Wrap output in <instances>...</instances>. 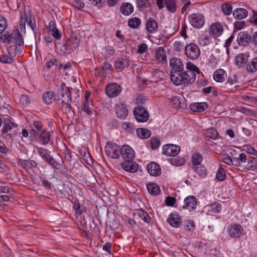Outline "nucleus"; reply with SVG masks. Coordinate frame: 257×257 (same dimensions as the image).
Listing matches in <instances>:
<instances>
[{
	"label": "nucleus",
	"instance_id": "obj_4",
	"mask_svg": "<svg viewBox=\"0 0 257 257\" xmlns=\"http://www.w3.org/2000/svg\"><path fill=\"white\" fill-rule=\"evenodd\" d=\"M170 78L172 82L184 70V65L182 60L178 58H173L170 60Z\"/></svg>",
	"mask_w": 257,
	"mask_h": 257
},
{
	"label": "nucleus",
	"instance_id": "obj_12",
	"mask_svg": "<svg viewBox=\"0 0 257 257\" xmlns=\"http://www.w3.org/2000/svg\"><path fill=\"white\" fill-rule=\"evenodd\" d=\"M121 91L120 85L116 83L108 85L105 88V92L109 97H115L118 96Z\"/></svg>",
	"mask_w": 257,
	"mask_h": 257
},
{
	"label": "nucleus",
	"instance_id": "obj_47",
	"mask_svg": "<svg viewBox=\"0 0 257 257\" xmlns=\"http://www.w3.org/2000/svg\"><path fill=\"white\" fill-rule=\"evenodd\" d=\"M186 71H190L194 73H200L199 69L191 62H188L186 64Z\"/></svg>",
	"mask_w": 257,
	"mask_h": 257
},
{
	"label": "nucleus",
	"instance_id": "obj_18",
	"mask_svg": "<svg viewBox=\"0 0 257 257\" xmlns=\"http://www.w3.org/2000/svg\"><path fill=\"white\" fill-rule=\"evenodd\" d=\"M115 110L116 116L120 118H124L128 114V109L125 104L118 103L115 105Z\"/></svg>",
	"mask_w": 257,
	"mask_h": 257
},
{
	"label": "nucleus",
	"instance_id": "obj_35",
	"mask_svg": "<svg viewBox=\"0 0 257 257\" xmlns=\"http://www.w3.org/2000/svg\"><path fill=\"white\" fill-rule=\"evenodd\" d=\"M148 192L152 195H157L160 193L159 186L155 183H149L147 186Z\"/></svg>",
	"mask_w": 257,
	"mask_h": 257
},
{
	"label": "nucleus",
	"instance_id": "obj_2",
	"mask_svg": "<svg viewBox=\"0 0 257 257\" xmlns=\"http://www.w3.org/2000/svg\"><path fill=\"white\" fill-rule=\"evenodd\" d=\"M58 100L62 109L66 111L71 109L70 89L64 83L61 84L58 91Z\"/></svg>",
	"mask_w": 257,
	"mask_h": 257
},
{
	"label": "nucleus",
	"instance_id": "obj_49",
	"mask_svg": "<svg viewBox=\"0 0 257 257\" xmlns=\"http://www.w3.org/2000/svg\"><path fill=\"white\" fill-rule=\"evenodd\" d=\"M225 177L226 175L224 169L220 168L216 173V179L219 181H222L225 179Z\"/></svg>",
	"mask_w": 257,
	"mask_h": 257
},
{
	"label": "nucleus",
	"instance_id": "obj_37",
	"mask_svg": "<svg viewBox=\"0 0 257 257\" xmlns=\"http://www.w3.org/2000/svg\"><path fill=\"white\" fill-rule=\"evenodd\" d=\"M47 162L56 169H60L63 163L62 159H60L59 161H55L52 157L49 159Z\"/></svg>",
	"mask_w": 257,
	"mask_h": 257
},
{
	"label": "nucleus",
	"instance_id": "obj_15",
	"mask_svg": "<svg viewBox=\"0 0 257 257\" xmlns=\"http://www.w3.org/2000/svg\"><path fill=\"white\" fill-rule=\"evenodd\" d=\"M223 32V28L222 25L218 22L212 24L209 28V34L216 38L221 35Z\"/></svg>",
	"mask_w": 257,
	"mask_h": 257
},
{
	"label": "nucleus",
	"instance_id": "obj_63",
	"mask_svg": "<svg viewBox=\"0 0 257 257\" xmlns=\"http://www.w3.org/2000/svg\"><path fill=\"white\" fill-rule=\"evenodd\" d=\"M245 26V23L244 21H236L234 24V27L235 30H240L242 29Z\"/></svg>",
	"mask_w": 257,
	"mask_h": 257
},
{
	"label": "nucleus",
	"instance_id": "obj_3",
	"mask_svg": "<svg viewBox=\"0 0 257 257\" xmlns=\"http://www.w3.org/2000/svg\"><path fill=\"white\" fill-rule=\"evenodd\" d=\"M196 74L190 71H183L179 76L173 82L177 86H184L192 84L196 79Z\"/></svg>",
	"mask_w": 257,
	"mask_h": 257
},
{
	"label": "nucleus",
	"instance_id": "obj_54",
	"mask_svg": "<svg viewBox=\"0 0 257 257\" xmlns=\"http://www.w3.org/2000/svg\"><path fill=\"white\" fill-rule=\"evenodd\" d=\"M82 110L88 115H91L93 113L92 109L89 107L88 101H84L82 106Z\"/></svg>",
	"mask_w": 257,
	"mask_h": 257
},
{
	"label": "nucleus",
	"instance_id": "obj_59",
	"mask_svg": "<svg viewBox=\"0 0 257 257\" xmlns=\"http://www.w3.org/2000/svg\"><path fill=\"white\" fill-rule=\"evenodd\" d=\"M52 35L57 40H59L61 38V34L59 31L55 27H54L51 29Z\"/></svg>",
	"mask_w": 257,
	"mask_h": 257
},
{
	"label": "nucleus",
	"instance_id": "obj_23",
	"mask_svg": "<svg viewBox=\"0 0 257 257\" xmlns=\"http://www.w3.org/2000/svg\"><path fill=\"white\" fill-rule=\"evenodd\" d=\"M237 39L239 45L246 46L250 40V36L245 32H241L238 34Z\"/></svg>",
	"mask_w": 257,
	"mask_h": 257
},
{
	"label": "nucleus",
	"instance_id": "obj_36",
	"mask_svg": "<svg viewBox=\"0 0 257 257\" xmlns=\"http://www.w3.org/2000/svg\"><path fill=\"white\" fill-rule=\"evenodd\" d=\"M42 98L46 104H51L55 100V94L52 91L45 92L43 94Z\"/></svg>",
	"mask_w": 257,
	"mask_h": 257
},
{
	"label": "nucleus",
	"instance_id": "obj_32",
	"mask_svg": "<svg viewBox=\"0 0 257 257\" xmlns=\"http://www.w3.org/2000/svg\"><path fill=\"white\" fill-rule=\"evenodd\" d=\"M192 169L199 176L204 177L207 174L206 169L203 165H199L196 166H192Z\"/></svg>",
	"mask_w": 257,
	"mask_h": 257
},
{
	"label": "nucleus",
	"instance_id": "obj_13",
	"mask_svg": "<svg viewBox=\"0 0 257 257\" xmlns=\"http://www.w3.org/2000/svg\"><path fill=\"white\" fill-rule=\"evenodd\" d=\"M180 147L178 145L173 144H167L163 147V152L168 156H175L180 151Z\"/></svg>",
	"mask_w": 257,
	"mask_h": 257
},
{
	"label": "nucleus",
	"instance_id": "obj_42",
	"mask_svg": "<svg viewBox=\"0 0 257 257\" xmlns=\"http://www.w3.org/2000/svg\"><path fill=\"white\" fill-rule=\"evenodd\" d=\"M170 163L173 166H180L185 163V160L183 157H178L175 158H172L169 160Z\"/></svg>",
	"mask_w": 257,
	"mask_h": 257
},
{
	"label": "nucleus",
	"instance_id": "obj_60",
	"mask_svg": "<svg viewBox=\"0 0 257 257\" xmlns=\"http://www.w3.org/2000/svg\"><path fill=\"white\" fill-rule=\"evenodd\" d=\"M20 101L23 105L26 106L30 103V99L27 95H23L20 97Z\"/></svg>",
	"mask_w": 257,
	"mask_h": 257
},
{
	"label": "nucleus",
	"instance_id": "obj_19",
	"mask_svg": "<svg viewBox=\"0 0 257 257\" xmlns=\"http://www.w3.org/2000/svg\"><path fill=\"white\" fill-rule=\"evenodd\" d=\"M133 160H125L121 163L123 169L127 172L135 173L138 169V165L135 162L132 161Z\"/></svg>",
	"mask_w": 257,
	"mask_h": 257
},
{
	"label": "nucleus",
	"instance_id": "obj_48",
	"mask_svg": "<svg viewBox=\"0 0 257 257\" xmlns=\"http://www.w3.org/2000/svg\"><path fill=\"white\" fill-rule=\"evenodd\" d=\"M221 9L226 15H229L232 13V7L230 4L227 3H223L221 6Z\"/></svg>",
	"mask_w": 257,
	"mask_h": 257
},
{
	"label": "nucleus",
	"instance_id": "obj_20",
	"mask_svg": "<svg viewBox=\"0 0 257 257\" xmlns=\"http://www.w3.org/2000/svg\"><path fill=\"white\" fill-rule=\"evenodd\" d=\"M147 170L150 174L153 176H159L161 173V169L156 163L151 162L147 166Z\"/></svg>",
	"mask_w": 257,
	"mask_h": 257
},
{
	"label": "nucleus",
	"instance_id": "obj_10",
	"mask_svg": "<svg viewBox=\"0 0 257 257\" xmlns=\"http://www.w3.org/2000/svg\"><path fill=\"white\" fill-rule=\"evenodd\" d=\"M229 235L233 238H239L241 236L245 234L243 227L239 224H231L228 229Z\"/></svg>",
	"mask_w": 257,
	"mask_h": 257
},
{
	"label": "nucleus",
	"instance_id": "obj_6",
	"mask_svg": "<svg viewBox=\"0 0 257 257\" xmlns=\"http://www.w3.org/2000/svg\"><path fill=\"white\" fill-rule=\"evenodd\" d=\"M185 54L189 59L192 60H196L200 55V50L197 45L194 43H190L186 46L185 48Z\"/></svg>",
	"mask_w": 257,
	"mask_h": 257
},
{
	"label": "nucleus",
	"instance_id": "obj_46",
	"mask_svg": "<svg viewBox=\"0 0 257 257\" xmlns=\"http://www.w3.org/2000/svg\"><path fill=\"white\" fill-rule=\"evenodd\" d=\"M207 207L211 209V210L215 213H217L220 212L221 210V205L220 203L214 202L211 204L208 205Z\"/></svg>",
	"mask_w": 257,
	"mask_h": 257
},
{
	"label": "nucleus",
	"instance_id": "obj_17",
	"mask_svg": "<svg viewBox=\"0 0 257 257\" xmlns=\"http://www.w3.org/2000/svg\"><path fill=\"white\" fill-rule=\"evenodd\" d=\"M249 56V54L248 53L238 54L235 59L236 65L239 68L246 66Z\"/></svg>",
	"mask_w": 257,
	"mask_h": 257
},
{
	"label": "nucleus",
	"instance_id": "obj_1",
	"mask_svg": "<svg viewBox=\"0 0 257 257\" xmlns=\"http://www.w3.org/2000/svg\"><path fill=\"white\" fill-rule=\"evenodd\" d=\"M1 41L7 47L8 52L11 55H17L18 47L24 45V40L19 30H13L11 33L7 32L0 37Z\"/></svg>",
	"mask_w": 257,
	"mask_h": 257
},
{
	"label": "nucleus",
	"instance_id": "obj_40",
	"mask_svg": "<svg viewBox=\"0 0 257 257\" xmlns=\"http://www.w3.org/2000/svg\"><path fill=\"white\" fill-rule=\"evenodd\" d=\"M165 6L167 10L171 13H175L176 11L177 6L174 0H166Z\"/></svg>",
	"mask_w": 257,
	"mask_h": 257
},
{
	"label": "nucleus",
	"instance_id": "obj_30",
	"mask_svg": "<svg viewBox=\"0 0 257 257\" xmlns=\"http://www.w3.org/2000/svg\"><path fill=\"white\" fill-rule=\"evenodd\" d=\"M233 15L235 18L241 20L247 16L248 12L243 8H238L233 11Z\"/></svg>",
	"mask_w": 257,
	"mask_h": 257
},
{
	"label": "nucleus",
	"instance_id": "obj_33",
	"mask_svg": "<svg viewBox=\"0 0 257 257\" xmlns=\"http://www.w3.org/2000/svg\"><path fill=\"white\" fill-rule=\"evenodd\" d=\"M39 142L43 145L47 144L50 140V134L46 130H43L40 132L39 136Z\"/></svg>",
	"mask_w": 257,
	"mask_h": 257
},
{
	"label": "nucleus",
	"instance_id": "obj_29",
	"mask_svg": "<svg viewBox=\"0 0 257 257\" xmlns=\"http://www.w3.org/2000/svg\"><path fill=\"white\" fill-rule=\"evenodd\" d=\"M207 106V104L205 102H195L190 104V108L193 111L202 112Z\"/></svg>",
	"mask_w": 257,
	"mask_h": 257
},
{
	"label": "nucleus",
	"instance_id": "obj_52",
	"mask_svg": "<svg viewBox=\"0 0 257 257\" xmlns=\"http://www.w3.org/2000/svg\"><path fill=\"white\" fill-rule=\"evenodd\" d=\"M195 223L193 221L190 220H187L185 221L184 228L189 231H193L195 228Z\"/></svg>",
	"mask_w": 257,
	"mask_h": 257
},
{
	"label": "nucleus",
	"instance_id": "obj_9",
	"mask_svg": "<svg viewBox=\"0 0 257 257\" xmlns=\"http://www.w3.org/2000/svg\"><path fill=\"white\" fill-rule=\"evenodd\" d=\"M190 24L192 27L200 29L203 26L205 20L203 16L200 14H193L189 17Z\"/></svg>",
	"mask_w": 257,
	"mask_h": 257
},
{
	"label": "nucleus",
	"instance_id": "obj_43",
	"mask_svg": "<svg viewBox=\"0 0 257 257\" xmlns=\"http://www.w3.org/2000/svg\"><path fill=\"white\" fill-rule=\"evenodd\" d=\"M8 53L9 56H8L7 55H3L1 57H0V61L2 63L5 64H11L13 62V59L16 56V55L12 56L10 53Z\"/></svg>",
	"mask_w": 257,
	"mask_h": 257
},
{
	"label": "nucleus",
	"instance_id": "obj_28",
	"mask_svg": "<svg viewBox=\"0 0 257 257\" xmlns=\"http://www.w3.org/2000/svg\"><path fill=\"white\" fill-rule=\"evenodd\" d=\"M120 12L125 16H128L133 13L134 7L128 3H124L122 4L120 8Z\"/></svg>",
	"mask_w": 257,
	"mask_h": 257
},
{
	"label": "nucleus",
	"instance_id": "obj_5",
	"mask_svg": "<svg viewBox=\"0 0 257 257\" xmlns=\"http://www.w3.org/2000/svg\"><path fill=\"white\" fill-rule=\"evenodd\" d=\"M21 20L20 27L21 31L25 30L26 23H27V25L31 28L33 31L34 33L36 32V25L34 17H32L30 14L24 13L23 16H21Z\"/></svg>",
	"mask_w": 257,
	"mask_h": 257
},
{
	"label": "nucleus",
	"instance_id": "obj_34",
	"mask_svg": "<svg viewBox=\"0 0 257 257\" xmlns=\"http://www.w3.org/2000/svg\"><path fill=\"white\" fill-rule=\"evenodd\" d=\"M138 136L142 139H146L151 136V133L150 130L147 128H139L136 131Z\"/></svg>",
	"mask_w": 257,
	"mask_h": 257
},
{
	"label": "nucleus",
	"instance_id": "obj_50",
	"mask_svg": "<svg viewBox=\"0 0 257 257\" xmlns=\"http://www.w3.org/2000/svg\"><path fill=\"white\" fill-rule=\"evenodd\" d=\"M8 27L6 19L2 16H0V34H2Z\"/></svg>",
	"mask_w": 257,
	"mask_h": 257
},
{
	"label": "nucleus",
	"instance_id": "obj_14",
	"mask_svg": "<svg viewBox=\"0 0 257 257\" xmlns=\"http://www.w3.org/2000/svg\"><path fill=\"white\" fill-rule=\"evenodd\" d=\"M197 199L194 196H189L184 200L183 209H186L190 211L194 210L197 206Z\"/></svg>",
	"mask_w": 257,
	"mask_h": 257
},
{
	"label": "nucleus",
	"instance_id": "obj_16",
	"mask_svg": "<svg viewBox=\"0 0 257 257\" xmlns=\"http://www.w3.org/2000/svg\"><path fill=\"white\" fill-rule=\"evenodd\" d=\"M120 154L123 159L126 160H133L135 155L133 149L128 145H124L122 147Z\"/></svg>",
	"mask_w": 257,
	"mask_h": 257
},
{
	"label": "nucleus",
	"instance_id": "obj_11",
	"mask_svg": "<svg viewBox=\"0 0 257 257\" xmlns=\"http://www.w3.org/2000/svg\"><path fill=\"white\" fill-rule=\"evenodd\" d=\"M167 222L173 227H180L182 224V216L177 212H173L169 215Z\"/></svg>",
	"mask_w": 257,
	"mask_h": 257
},
{
	"label": "nucleus",
	"instance_id": "obj_22",
	"mask_svg": "<svg viewBox=\"0 0 257 257\" xmlns=\"http://www.w3.org/2000/svg\"><path fill=\"white\" fill-rule=\"evenodd\" d=\"M129 65V61L126 58H120L116 61L114 63L115 69L118 71H122L123 69L127 67Z\"/></svg>",
	"mask_w": 257,
	"mask_h": 257
},
{
	"label": "nucleus",
	"instance_id": "obj_55",
	"mask_svg": "<svg viewBox=\"0 0 257 257\" xmlns=\"http://www.w3.org/2000/svg\"><path fill=\"white\" fill-rule=\"evenodd\" d=\"M122 127L125 131L130 133L133 132L135 129L133 124L129 122H123Z\"/></svg>",
	"mask_w": 257,
	"mask_h": 257
},
{
	"label": "nucleus",
	"instance_id": "obj_41",
	"mask_svg": "<svg viewBox=\"0 0 257 257\" xmlns=\"http://www.w3.org/2000/svg\"><path fill=\"white\" fill-rule=\"evenodd\" d=\"M203 160V157L199 153H195L192 156V166H196L201 165V162Z\"/></svg>",
	"mask_w": 257,
	"mask_h": 257
},
{
	"label": "nucleus",
	"instance_id": "obj_51",
	"mask_svg": "<svg viewBox=\"0 0 257 257\" xmlns=\"http://www.w3.org/2000/svg\"><path fill=\"white\" fill-rule=\"evenodd\" d=\"M137 6L141 10H144L148 7L149 0H137Z\"/></svg>",
	"mask_w": 257,
	"mask_h": 257
},
{
	"label": "nucleus",
	"instance_id": "obj_61",
	"mask_svg": "<svg viewBox=\"0 0 257 257\" xmlns=\"http://www.w3.org/2000/svg\"><path fill=\"white\" fill-rule=\"evenodd\" d=\"M73 207L77 214L80 215L82 213V211L81 209L80 204L78 201H75L73 202Z\"/></svg>",
	"mask_w": 257,
	"mask_h": 257
},
{
	"label": "nucleus",
	"instance_id": "obj_57",
	"mask_svg": "<svg viewBox=\"0 0 257 257\" xmlns=\"http://www.w3.org/2000/svg\"><path fill=\"white\" fill-rule=\"evenodd\" d=\"M151 147L152 149H157L160 145V141L156 138H152L150 140Z\"/></svg>",
	"mask_w": 257,
	"mask_h": 257
},
{
	"label": "nucleus",
	"instance_id": "obj_38",
	"mask_svg": "<svg viewBox=\"0 0 257 257\" xmlns=\"http://www.w3.org/2000/svg\"><path fill=\"white\" fill-rule=\"evenodd\" d=\"M204 135L206 138L211 139H216L218 135V133L214 128H210L205 131Z\"/></svg>",
	"mask_w": 257,
	"mask_h": 257
},
{
	"label": "nucleus",
	"instance_id": "obj_31",
	"mask_svg": "<svg viewBox=\"0 0 257 257\" xmlns=\"http://www.w3.org/2000/svg\"><path fill=\"white\" fill-rule=\"evenodd\" d=\"M226 76L225 71L222 69L217 70L213 74L214 79L218 82H222L225 80Z\"/></svg>",
	"mask_w": 257,
	"mask_h": 257
},
{
	"label": "nucleus",
	"instance_id": "obj_64",
	"mask_svg": "<svg viewBox=\"0 0 257 257\" xmlns=\"http://www.w3.org/2000/svg\"><path fill=\"white\" fill-rule=\"evenodd\" d=\"M246 152L247 153L257 156V151L252 147L250 146H246Z\"/></svg>",
	"mask_w": 257,
	"mask_h": 257
},
{
	"label": "nucleus",
	"instance_id": "obj_26",
	"mask_svg": "<svg viewBox=\"0 0 257 257\" xmlns=\"http://www.w3.org/2000/svg\"><path fill=\"white\" fill-rule=\"evenodd\" d=\"M79 42V40L76 36H71L67 41L66 46L67 49L71 50L76 49L78 46Z\"/></svg>",
	"mask_w": 257,
	"mask_h": 257
},
{
	"label": "nucleus",
	"instance_id": "obj_7",
	"mask_svg": "<svg viewBox=\"0 0 257 257\" xmlns=\"http://www.w3.org/2000/svg\"><path fill=\"white\" fill-rule=\"evenodd\" d=\"M135 118L138 122H145L147 121L149 117V114L146 109L143 106L139 105L136 107L133 111Z\"/></svg>",
	"mask_w": 257,
	"mask_h": 257
},
{
	"label": "nucleus",
	"instance_id": "obj_21",
	"mask_svg": "<svg viewBox=\"0 0 257 257\" xmlns=\"http://www.w3.org/2000/svg\"><path fill=\"white\" fill-rule=\"evenodd\" d=\"M155 60L158 62L165 63L167 61L166 53L162 47H159L155 51Z\"/></svg>",
	"mask_w": 257,
	"mask_h": 257
},
{
	"label": "nucleus",
	"instance_id": "obj_56",
	"mask_svg": "<svg viewBox=\"0 0 257 257\" xmlns=\"http://www.w3.org/2000/svg\"><path fill=\"white\" fill-rule=\"evenodd\" d=\"M148 45L146 43H142L138 46L137 52L142 54L148 50Z\"/></svg>",
	"mask_w": 257,
	"mask_h": 257
},
{
	"label": "nucleus",
	"instance_id": "obj_25",
	"mask_svg": "<svg viewBox=\"0 0 257 257\" xmlns=\"http://www.w3.org/2000/svg\"><path fill=\"white\" fill-rule=\"evenodd\" d=\"M146 27L149 33H153L158 29V24L154 19L149 18L146 22Z\"/></svg>",
	"mask_w": 257,
	"mask_h": 257
},
{
	"label": "nucleus",
	"instance_id": "obj_8",
	"mask_svg": "<svg viewBox=\"0 0 257 257\" xmlns=\"http://www.w3.org/2000/svg\"><path fill=\"white\" fill-rule=\"evenodd\" d=\"M106 155L112 159L119 158L120 152V147L115 144L107 143L105 148Z\"/></svg>",
	"mask_w": 257,
	"mask_h": 257
},
{
	"label": "nucleus",
	"instance_id": "obj_27",
	"mask_svg": "<svg viewBox=\"0 0 257 257\" xmlns=\"http://www.w3.org/2000/svg\"><path fill=\"white\" fill-rule=\"evenodd\" d=\"M246 68L249 73H253L257 70V57L252 58L247 62Z\"/></svg>",
	"mask_w": 257,
	"mask_h": 257
},
{
	"label": "nucleus",
	"instance_id": "obj_45",
	"mask_svg": "<svg viewBox=\"0 0 257 257\" xmlns=\"http://www.w3.org/2000/svg\"><path fill=\"white\" fill-rule=\"evenodd\" d=\"M38 153L41 157L46 161V162H47L49 159L51 157L47 149L43 148L39 149L38 150Z\"/></svg>",
	"mask_w": 257,
	"mask_h": 257
},
{
	"label": "nucleus",
	"instance_id": "obj_58",
	"mask_svg": "<svg viewBox=\"0 0 257 257\" xmlns=\"http://www.w3.org/2000/svg\"><path fill=\"white\" fill-rule=\"evenodd\" d=\"M237 82V77L236 75L233 74L230 75L228 78L226 83L229 84L230 85L236 84Z\"/></svg>",
	"mask_w": 257,
	"mask_h": 257
},
{
	"label": "nucleus",
	"instance_id": "obj_44",
	"mask_svg": "<svg viewBox=\"0 0 257 257\" xmlns=\"http://www.w3.org/2000/svg\"><path fill=\"white\" fill-rule=\"evenodd\" d=\"M138 215L141 217L144 221L149 223L151 220V218L147 212L144 210L140 209L138 211Z\"/></svg>",
	"mask_w": 257,
	"mask_h": 257
},
{
	"label": "nucleus",
	"instance_id": "obj_39",
	"mask_svg": "<svg viewBox=\"0 0 257 257\" xmlns=\"http://www.w3.org/2000/svg\"><path fill=\"white\" fill-rule=\"evenodd\" d=\"M141 24V19L137 17L131 18L128 21V26L132 29H138Z\"/></svg>",
	"mask_w": 257,
	"mask_h": 257
},
{
	"label": "nucleus",
	"instance_id": "obj_53",
	"mask_svg": "<svg viewBox=\"0 0 257 257\" xmlns=\"http://www.w3.org/2000/svg\"><path fill=\"white\" fill-rule=\"evenodd\" d=\"M180 97L178 96H174L172 98L171 101L172 103V105L173 107L177 108V107H182V103L180 99Z\"/></svg>",
	"mask_w": 257,
	"mask_h": 257
},
{
	"label": "nucleus",
	"instance_id": "obj_24",
	"mask_svg": "<svg viewBox=\"0 0 257 257\" xmlns=\"http://www.w3.org/2000/svg\"><path fill=\"white\" fill-rule=\"evenodd\" d=\"M17 125L12 122L10 118H6L4 120V126L2 130L3 134H7L11 131L13 127H15Z\"/></svg>",
	"mask_w": 257,
	"mask_h": 257
},
{
	"label": "nucleus",
	"instance_id": "obj_62",
	"mask_svg": "<svg viewBox=\"0 0 257 257\" xmlns=\"http://www.w3.org/2000/svg\"><path fill=\"white\" fill-rule=\"evenodd\" d=\"M176 202V198L173 197H167L166 199V204L167 206H173Z\"/></svg>",
	"mask_w": 257,
	"mask_h": 257
}]
</instances>
